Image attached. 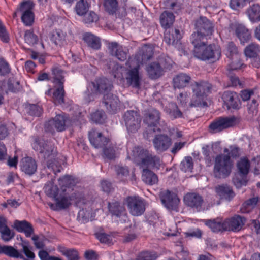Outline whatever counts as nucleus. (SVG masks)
<instances>
[{
  "label": "nucleus",
  "instance_id": "1",
  "mask_svg": "<svg viewBox=\"0 0 260 260\" xmlns=\"http://www.w3.org/2000/svg\"><path fill=\"white\" fill-rule=\"evenodd\" d=\"M134 161L136 165L143 169L142 179L146 184L153 185L158 181L157 175L148 169H160L161 160L159 156L153 155L148 150L140 147L135 148L133 150Z\"/></svg>",
  "mask_w": 260,
  "mask_h": 260
},
{
  "label": "nucleus",
  "instance_id": "2",
  "mask_svg": "<svg viewBox=\"0 0 260 260\" xmlns=\"http://www.w3.org/2000/svg\"><path fill=\"white\" fill-rule=\"evenodd\" d=\"M240 156V149L235 146L230 147L229 154L220 153L216 155L214 158L213 174L217 179H225L228 177L233 167V158Z\"/></svg>",
  "mask_w": 260,
  "mask_h": 260
},
{
  "label": "nucleus",
  "instance_id": "3",
  "mask_svg": "<svg viewBox=\"0 0 260 260\" xmlns=\"http://www.w3.org/2000/svg\"><path fill=\"white\" fill-rule=\"evenodd\" d=\"M211 86L208 82L200 81L195 82L192 85V90L193 96L189 103V107H204L207 106L205 101L207 94L210 92Z\"/></svg>",
  "mask_w": 260,
  "mask_h": 260
},
{
  "label": "nucleus",
  "instance_id": "4",
  "mask_svg": "<svg viewBox=\"0 0 260 260\" xmlns=\"http://www.w3.org/2000/svg\"><path fill=\"white\" fill-rule=\"evenodd\" d=\"M238 173L233 178V182L237 188L247 185V175L249 172L250 163L246 157L241 158L237 163Z\"/></svg>",
  "mask_w": 260,
  "mask_h": 260
},
{
  "label": "nucleus",
  "instance_id": "5",
  "mask_svg": "<svg viewBox=\"0 0 260 260\" xmlns=\"http://www.w3.org/2000/svg\"><path fill=\"white\" fill-rule=\"evenodd\" d=\"M194 56L202 60H211L214 62L218 60L221 56V51L214 44L206 45L204 47L197 48L193 54Z\"/></svg>",
  "mask_w": 260,
  "mask_h": 260
},
{
  "label": "nucleus",
  "instance_id": "6",
  "mask_svg": "<svg viewBox=\"0 0 260 260\" xmlns=\"http://www.w3.org/2000/svg\"><path fill=\"white\" fill-rule=\"evenodd\" d=\"M239 122L238 119L234 116L219 117L211 122L208 126V130L212 134L219 133L224 129L235 126Z\"/></svg>",
  "mask_w": 260,
  "mask_h": 260
},
{
  "label": "nucleus",
  "instance_id": "7",
  "mask_svg": "<svg viewBox=\"0 0 260 260\" xmlns=\"http://www.w3.org/2000/svg\"><path fill=\"white\" fill-rule=\"evenodd\" d=\"M129 213L133 216L143 215L146 210L145 200L139 196H129L125 199Z\"/></svg>",
  "mask_w": 260,
  "mask_h": 260
},
{
  "label": "nucleus",
  "instance_id": "8",
  "mask_svg": "<svg viewBox=\"0 0 260 260\" xmlns=\"http://www.w3.org/2000/svg\"><path fill=\"white\" fill-rule=\"evenodd\" d=\"M107 208L109 214L112 217L119 219L122 223L128 221L126 209L121 201L113 200L108 203Z\"/></svg>",
  "mask_w": 260,
  "mask_h": 260
},
{
  "label": "nucleus",
  "instance_id": "9",
  "mask_svg": "<svg viewBox=\"0 0 260 260\" xmlns=\"http://www.w3.org/2000/svg\"><path fill=\"white\" fill-rule=\"evenodd\" d=\"M123 119L129 134L135 133L140 128L142 119L139 112L127 110L124 113Z\"/></svg>",
  "mask_w": 260,
  "mask_h": 260
},
{
  "label": "nucleus",
  "instance_id": "10",
  "mask_svg": "<svg viewBox=\"0 0 260 260\" xmlns=\"http://www.w3.org/2000/svg\"><path fill=\"white\" fill-rule=\"evenodd\" d=\"M33 148L42 154L45 160L49 161L56 156V149L51 142L48 141L39 142L36 140Z\"/></svg>",
  "mask_w": 260,
  "mask_h": 260
},
{
  "label": "nucleus",
  "instance_id": "11",
  "mask_svg": "<svg viewBox=\"0 0 260 260\" xmlns=\"http://www.w3.org/2000/svg\"><path fill=\"white\" fill-rule=\"evenodd\" d=\"M34 4L31 0L23 2L20 5L18 9L22 12L21 20L25 26H30L34 22Z\"/></svg>",
  "mask_w": 260,
  "mask_h": 260
},
{
  "label": "nucleus",
  "instance_id": "12",
  "mask_svg": "<svg viewBox=\"0 0 260 260\" xmlns=\"http://www.w3.org/2000/svg\"><path fill=\"white\" fill-rule=\"evenodd\" d=\"M130 58L126 62V64L130 69H127L126 73V80L127 84L133 88L139 89L141 86V76L139 72V64H136L133 68L131 67Z\"/></svg>",
  "mask_w": 260,
  "mask_h": 260
},
{
  "label": "nucleus",
  "instance_id": "13",
  "mask_svg": "<svg viewBox=\"0 0 260 260\" xmlns=\"http://www.w3.org/2000/svg\"><path fill=\"white\" fill-rule=\"evenodd\" d=\"M68 118L61 114L57 115L54 118L48 120L45 124L46 132L53 133L54 128L58 132H62L66 129V123Z\"/></svg>",
  "mask_w": 260,
  "mask_h": 260
},
{
  "label": "nucleus",
  "instance_id": "14",
  "mask_svg": "<svg viewBox=\"0 0 260 260\" xmlns=\"http://www.w3.org/2000/svg\"><path fill=\"white\" fill-rule=\"evenodd\" d=\"M160 199L162 204L168 209L177 210L180 200L177 194L169 190L160 193Z\"/></svg>",
  "mask_w": 260,
  "mask_h": 260
},
{
  "label": "nucleus",
  "instance_id": "15",
  "mask_svg": "<svg viewBox=\"0 0 260 260\" xmlns=\"http://www.w3.org/2000/svg\"><path fill=\"white\" fill-rule=\"evenodd\" d=\"M221 98L228 110L231 109L238 110L240 108L241 103L237 92L230 90L225 91Z\"/></svg>",
  "mask_w": 260,
  "mask_h": 260
},
{
  "label": "nucleus",
  "instance_id": "16",
  "mask_svg": "<svg viewBox=\"0 0 260 260\" xmlns=\"http://www.w3.org/2000/svg\"><path fill=\"white\" fill-rule=\"evenodd\" d=\"M246 222V219L239 215H235L224 220L225 230L238 232L241 230Z\"/></svg>",
  "mask_w": 260,
  "mask_h": 260
},
{
  "label": "nucleus",
  "instance_id": "17",
  "mask_svg": "<svg viewBox=\"0 0 260 260\" xmlns=\"http://www.w3.org/2000/svg\"><path fill=\"white\" fill-rule=\"evenodd\" d=\"M152 142L155 149L158 153L167 151L172 143L171 138L166 134L155 135Z\"/></svg>",
  "mask_w": 260,
  "mask_h": 260
},
{
  "label": "nucleus",
  "instance_id": "18",
  "mask_svg": "<svg viewBox=\"0 0 260 260\" xmlns=\"http://www.w3.org/2000/svg\"><path fill=\"white\" fill-rule=\"evenodd\" d=\"M160 112L155 108L145 110L143 122L148 127H156L159 124Z\"/></svg>",
  "mask_w": 260,
  "mask_h": 260
},
{
  "label": "nucleus",
  "instance_id": "19",
  "mask_svg": "<svg viewBox=\"0 0 260 260\" xmlns=\"http://www.w3.org/2000/svg\"><path fill=\"white\" fill-rule=\"evenodd\" d=\"M195 29L203 35L208 36L214 31V26L206 17L201 16L196 21Z\"/></svg>",
  "mask_w": 260,
  "mask_h": 260
},
{
  "label": "nucleus",
  "instance_id": "20",
  "mask_svg": "<svg viewBox=\"0 0 260 260\" xmlns=\"http://www.w3.org/2000/svg\"><path fill=\"white\" fill-rule=\"evenodd\" d=\"M153 55V49L151 47L145 45L136 53L134 59L136 64H143L151 59Z\"/></svg>",
  "mask_w": 260,
  "mask_h": 260
},
{
  "label": "nucleus",
  "instance_id": "21",
  "mask_svg": "<svg viewBox=\"0 0 260 260\" xmlns=\"http://www.w3.org/2000/svg\"><path fill=\"white\" fill-rule=\"evenodd\" d=\"M103 103L105 106L107 111L111 113L115 114L119 109V100L118 98L111 93H107L104 95Z\"/></svg>",
  "mask_w": 260,
  "mask_h": 260
},
{
  "label": "nucleus",
  "instance_id": "22",
  "mask_svg": "<svg viewBox=\"0 0 260 260\" xmlns=\"http://www.w3.org/2000/svg\"><path fill=\"white\" fill-rule=\"evenodd\" d=\"M184 202L188 207L200 211L202 208L204 200L203 197L198 193H187L184 197Z\"/></svg>",
  "mask_w": 260,
  "mask_h": 260
},
{
  "label": "nucleus",
  "instance_id": "23",
  "mask_svg": "<svg viewBox=\"0 0 260 260\" xmlns=\"http://www.w3.org/2000/svg\"><path fill=\"white\" fill-rule=\"evenodd\" d=\"M88 138L91 145L96 148L104 147L109 141L102 133L98 132L95 129H92L89 132Z\"/></svg>",
  "mask_w": 260,
  "mask_h": 260
},
{
  "label": "nucleus",
  "instance_id": "24",
  "mask_svg": "<svg viewBox=\"0 0 260 260\" xmlns=\"http://www.w3.org/2000/svg\"><path fill=\"white\" fill-rule=\"evenodd\" d=\"M20 167L22 172L28 176L33 175L37 170V162L30 157L27 156L21 159Z\"/></svg>",
  "mask_w": 260,
  "mask_h": 260
},
{
  "label": "nucleus",
  "instance_id": "25",
  "mask_svg": "<svg viewBox=\"0 0 260 260\" xmlns=\"http://www.w3.org/2000/svg\"><path fill=\"white\" fill-rule=\"evenodd\" d=\"M0 234L2 240L4 242H9L14 238L15 232L7 225L6 218L0 215Z\"/></svg>",
  "mask_w": 260,
  "mask_h": 260
},
{
  "label": "nucleus",
  "instance_id": "26",
  "mask_svg": "<svg viewBox=\"0 0 260 260\" xmlns=\"http://www.w3.org/2000/svg\"><path fill=\"white\" fill-rule=\"evenodd\" d=\"M91 83L95 91L104 94L109 93L113 87L110 81L105 78H97Z\"/></svg>",
  "mask_w": 260,
  "mask_h": 260
},
{
  "label": "nucleus",
  "instance_id": "27",
  "mask_svg": "<svg viewBox=\"0 0 260 260\" xmlns=\"http://www.w3.org/2000/svg\"><path fill=\"white\" fill-rule=\"evenodd\" d=\"M108 50L110 54L115 56L118 60L123 61L127 57L128 51L124 50L123 47L117 42H111L109 44Z\"/></svg>",
  "mask_w": 260,
  "mask_h": 260
},
{
  "label": "nucleus",
  "instance_id": "28",
  "mask_svg": "<svg viewBox=\"0 0 260 260\" xmlns=\"http://www.w3.org/2000/svg\"><path fill=\"white\" fill-rule=\"evenodd\" d=\"M13 228L19 233H24L26 237H30L34 232L32 225L26 220H15Z\"/></svg>",
  "mask_w": 260,
  "mask_h": 260
},
{
  "label": "nucleus",
  "instance_id": "29",
  "mask_svg": "<svg viewBox=\"0 0 260 260\" xmlns=\"http://www.w3.org/2000/svg\"><path fill=\"white\" fill-rule=\"evenodd\" d=\"M181 35L178 29H165L164 41L168 45H175L181 39Z\"/></svg>",
  "mask_w": 260,
  "mask_h": 260
},
{
  "label": "nucleus",
  "instance_id": "30",
  "mask_svg": "<svg viewBox=\"0 0 260 260\" xmlns=\"http://www.w3.org/2000/svg\"><path fill=\"white\" fill-rule=\"evenodd\" d=\"M72 194L69 196L66 191H61L58 197L54 200L56 202L55 206L60 210L68 208L73 201Z\"/></svg>",
  "mask_w": 260,
  "mask_h": 260
},
{
  "label": "nucleus",
  "instance_id": "31",
  "mask_svg": "<svg viewBox=\"0 0 260 260\" xmlns=\"http://www.w3.org/2000/svg\"><path fill=\"white\" fill-rule=\"evenodd\" d=\"M191 80V77L186 73H179L173 79L174 88L183 89L187 87Z\"/></svg>",
  "mask_w": 260,
  "mask_h": 260
},
{
  "label": "nucleus",
  "instance_id": "32",
  "mask_svg": "<svg viewBox=\"0 0 260 260\" xmlns=\"http://www.w3.org/2000/svg\"><path fill=\"white\" fill-rule=\"evenodd\" d=\"M235 32L241 44H244L250 41L251 35L249 30L242 24H235Z\"/></svg>",
  "mask_w": 260,
  "mask_h": 260
},
{
  "label": "nucleus",
  "instance_id": "33",
  "mask_svg": "<svg viewBox=\"0 0 260 260\" xmlns=\"http://www.w3.org/2000/svg\"><path fill=\"white\" fill-rule=\"evenodd\" d=\"M148 77L151 79L159 78L164 73V68L157 62H152L150 63L146 69Z\"/></svg>",
  "mask_w": 260,
  "mask_h": 260
},
{
  "label": "nucleus",
  "instance_id": "34",
  "mask_svg": "<svg viewBox=\"0 0 260 260\" xmlns=\"http://www.w3.org/2000/svg\"><path fill=\"white\" fill-rule=\"evenodd\" d=\"M66 34L60 29H55L50 34V39L56 46L60 47L65 45L66 42Z\"/></svg>",
  "mask_w": 260,
  "mask_h": 260
},
{
  "label": "nucleus",
  "instance_id": "35",
  "mask_svg": "<svg viewBox=\"0 0 260 260\" xmlns=\"http://www.w3.org/2000/svg\"><path fill=\"white\" fill-rule=\"evenodd\" d=\"M216 191L222 199L228 201L232 200L235 196L232 187L226 184L218 185L216 187Z\"/></svg>",
  "mask_w": 260,
  "mask_h": 260
},
{
  "label": "nucleus",
  "instance_id": "36",
  "mask_svg": "<svg viewBox=\"0 0 260 260\" xmlns=\"http://www.w3.org/2000/svg\"><path fill=\"white\" fill-rule=\"evenodd\" d=\"M173 13L168 11H164L160 15L159 21L161 26L165 29L170 28L175 21Z\"/></svg>",
  "mask_w": 260,
  "mask_h": 260
},
{
  "label": "nucleus",
  "instance_id": "37",
  "mask_svg": "<svg viewBox=\"0 0 260 260\" xmlns=\"http://www.w3.org/2000/svg\"><path fill=\"white\" fill-rule=\"evenodd\" d=\"M83 39L88 47L94 50H99L101 47L100 38L91 33L87 32L84 34Z\"/></svg>",
  "mask_w": 260,
  "mask_h": 260
},
{
  "label": "nucleus",
  "instance_id": "38",
  "mask_svg": "<svg viewBox=\"0 0 260 260\" xmlns=\"http://www.w3.org/2000/svg\"><path fill=\"white\" fill-rule=\"evenodd\" d=\"M0 254L14 258H24V256L17 249L10 245H0Z\"/></svg>",
  "mask_w": 260,
  "mask_h": 260
},
{
  "label": "nucleus",
  "instance_id": "39",
  "mask_svg": "<svg viewBox=\"0 0 260 260\" xmlns=\"http://www.w3.org/2000/svg\"><path fill=\"white\" fill-rule=\"evenodd\" d=\"M52 82L54 85V87L57 86H63L65 82L64 72L56 67L52 68Z\"/></svg>",
  "mask_w": 260,
  "mask_h": 260
},
{
  "label": "nucleus",
  "instance_id": "40",
  "mask_svg": "<svg viewBox=\"0 0 260 260\" xmlns=\"http://www.w3.org/2000/svg\"><path fill=\"white\" fill-rule=\"evenodd\" d=\"M77 183V179L73 176L69 175H64L58 179L59 185L61 190L66 191L67 188L74 186Z\"/></svg>",
  "mask_w": 260,
  "mask_h": 260
},
{
  "label": "nucleus",
  "instance_id": "41",
  "mask_svg": "<svg viewBox=\"0 0 260 260\" xmlns=\"http://www.w3.org/2000/svg\"><path fill=\"white\" fill-rule=\"evenodd\" d=\"M206 37L205 35L200 33L197 31L192 33L190 37V41L191 43L193 45V54L195 53V51L197 48H200L204 47L206 45V43L203 41L204 38Z\"/></svg>",
  "mask_w": 260,
  "mask_h": 260
},
{
  "label": "nucleus",
  "instance_id": "42",
  "mask_svg": "<svg viewBox=\"0 0 260 260\" xmlns=\"http://www.w3.org/2000/svg\"><path fill=\"white\" fill-rule=\"evenodd\" d=\"M259 202L258 197H254L246 200L241 205L240 211L242 213H250L256 206Z\"/></svg>",
  "mask_w": 260,
  "mask_h": 260
},
{
  "label": "nucleus",
  "instance_id": "43",
  "mask_svg": "<svg viewBox=\"0 0 260 260\" xmlns=\"http://www.w3.org/2000/svg\"><path fill=\"white\" fill-rule=\"evenodd\" d=\"M244 52L246 57L257 58L260 53V45L256 43H251L245 48Z\"/></svg>",
  "mask_w": 260,
  "mask_h": 260
},
{
  "label": "nucleus",
  "instance_id": "44",
  "mask_svg": "<svg viewBox=\"0 0 260 260\" xmlns=\"http://www.w3.org/2000/svg\"><path fill=\"white\" fill-rule=\"evenodd\" d=\"M44 192L45 194L49 197L53 198L55 200L60 194V190L58 186L51 182H48L45 184L44 187Z\"/></svg>",
  "mask_w": 260,
  "mask_h": 260
},
{
  "label": "nucleus",
  "instance_id": "45",
  "mask_svg": "<svg viewBox=\"0 0 260 260\" xmlns=\"http://www.w3.org/2000/svg\"><path fill=\"white\" fill-rule=\"evenodd\" d=\"M55 88L53 93V99L55 103L58 104H62L65 103V90L64 85L57 86L54 87Z\"/></svg>",
  "mask_w": 260,
  "mask_h": 260
},
{
  "label": "nucleus",
  "instance_id": "46",
  "mask_svg": "<svg viewBox=\"0 0 260 260\" xmlns=\"http://www.w3.org/2000/svg\"><path fill=\"white\" fill-rule=\"evenodd\" d=\"M205 224L208 226L213 232L218 233L220 231H226L224 227V221L222 222L216 219L208 220Z\"/></svg>",
  "mask_w": 260,
  "mask_h": 260
},
{
  "label": "nucleus",
  "instance_id": "47",
  "mask_svg": "<svg viewBox=\"0 0 260 260\" xmlns=\"http://www.w3.org/2000/svg\"><path fill=\"white\" fill-rule=\"evenodd\" d=\"M73 201L74 202L76 206L83 210L84 206L87 204L88 201L85 199L84 194L79 192L72 193Z\"/></svg>",
  "mask_w": 260,
  "mask_h": 260
},
{
  "label": "nucleus",
  "instance_id": "48",
  "mask_svg": "<svg viewBox=\"0 0 260 260\" xmlns=\"http://www.w3.org/2000/svg\"><path fill=\"white\" fill-rule=\"evenodd\" d=\"M248 14L252 22L260 21V6L258 4H253L248 10Z\"/></svg>",
  "mask_w": 260,
  "mask_h": 260
},
{
  "label": "nucleus",
  "instance_id": "49",
  "mask_svg": "<svg viewBox=\"0 0 260 260\" xmlns=\"http://www.w3.org/2000/svg\"><path fill=\"white\" fill-rule=\"evenodd\" d=\"M25 109L26 113L32 116L39 117L43 112L42 108L37 104H27Z\"/></svg>",
  "mask_w": 260,
  "mask_h": 260
},
{
  "label": "nucleus",
  "instance_id": "50",
  "mask_svg": "<svg viewBox=\"0 0 260 260\" xmlns=\"http://www.w3.org/2000/svg\"><path fill=\"white\" fill-rule=\"evenodd\" d=\"M88 3L85 0H80L75 6V10L79 16H83L88 12L89 8Z\"/></svg>",
  "mask_w": 260,
  "mask_h": 260
},
{
  "label": "nucleus",
  "instance_id": "51",
  "mask_svg": "<svg viewBox=\"0 0 260 260\" xmlns=\"http://www.w3.org/2000/svg\"><path fill=\"white\" fill-rule=\"evenodd\" d=\"M24 39L25 42L30 46L37 44L39 41L38 37L34 34L33 29L26 30L24 34Z\"/></svg>",
  "mask_w": 260,
  "mask_h": 260
},
{
  "label": "nucleus",
  "instance_id": "52",
  "mask_svg": "<svg viewBox=\"0 0 260 260\" xmlns=\"http://www.w3.org/2000/svg\"><path fill=\"white\" fill-rule=\"evenodd\" d=\"M226 55L230 59H234V58L239 56L238 48L233 42H230L227 44Z\"/></svg>",
  "mask_w": 260,
  "mask_h": 260
},
{
  "label": "nucleus",
  "instance_id": "53",
  "mask_svg": "<svg viewBox=\"0 0 260 260\" xmlns=\"http://www.w3.org/2000/svg\"><path fill=\"white\" fill-rule=\"evenodd\" d=\"M105 10L110 14L116 13L118 8L117 0H104Z\"/></svg>",
  "mask_w": 260,
  "mask_h": 260
},
{
  "label": "nucleus",
  "instance_id": "54",
  "mask_svg": "<svg viewBox=\"0 0 260 260\" xmlns=\"http://www.w3.org/2000/svg\"><path fill=\"white\" fill-rule=\"evenodd\" d=\"M193 168V162L191 156L185 157L180 165L181 170L184 172H191Z\"/></svg>",
  "mask_w": 260,
  "mask_h": 260
},
{
  "label": "nucleus",
  "instance_id": "55",
  "mask_svg": "<svg viewBox=\"0 0 260 260\" xmlns=\"http://www.w3.org/2000/svg\"><path fill=\"white\" fill-rule=\"evenodd\" d=\"M95 237L101 243L107 245L113 244V236L104 232H98L95 234Z\"/></svg>",
  "mask_w": 260,
  "mask_h": 260
},
{
  "label": "nucleus",
  "instance_id": "56",
  "mask_svg": "<svg viewBox=\"0 0 260 260\" xmlns=\"http://www.w3.org/2000/svg\"><path fill=\"white\" fill-rule=\"evenodd\" d=\"M106 118V115L103 110H97L91 115V120L96 123H103Z\"/></svg>",
  "mask_w": 260,
  "mask_h": 260
},
{
  "label": "nucleus",
  "instance_id": "57",
  "mask_svg": "<svg viewBox=\"0 0 260 260\" xmlns=\"http://www.w3.org/2000/svg\"><path fill=\"white\" fill-rule=\"evenodd\" d=\"M7 87L10 91L14 93L19 92L21 89L19 82L14 78H9L8 79Z\"/></svg>",
  "mask_w": 260,
  "mask_h": 260
},
{
  "label": "nucleus",
  "instance_id": "58",
  "mask_svg": "<svg viewBox=\"0 0 260 260\" xmlns=\"http://www.w3.org/2000/svg\"><path fill=\"white\" fill-rule=\"evenodd\" d=\"M9 63L3 57H0V76L4 77L11 72Z\"/></svg>",
  "mask_w": 260,
  "mask_h": 260
},
{
  "label": "nucleus",
  "instance_id": "59",
  "mask_svg": "<svg viewBox=\"0 0 260 260\" xmlns=\"http://www.w3.org/2000/svg\"><path fill=\"white\" fill-rule=\"evenodd\" d=\"M115 171L117 176L122 181L126 179L129 175V170L127 167L117 166L115 167Z\"/></svg>",
  "mask_w": 260,
  "mask_h": 260
},
{
  "label": "nucleus",
  "instance_id": "60",
  "mask_svg": "<svg viewBox=\"0 0 260 260\" xmlns=\"http://www.w3.org/2000/svg\"><path fill=\"white\" fill-rule=\"evenodd\" d=\"M247 109L249 114L252 115H256L258 112V103L255 99H253L251 102L247 104Z\"/></svg>",
  "mask_w": 260,
  "mask_h": 260
},
{
  "label": "nucleus",
  "instance_id": "61",
  "mask_svg": "<svg viewBox=\"0 0 260 260\" xmlns=\"http://www.w3.org/2000/svg\"><path fill=\"white\" fill-rule=\"evenodd\" d=\"M0 40L3 43H7L10 41L9 33L7 32L5 26L0 21Z\"/></svg>",
  "mask_w": 260,
  "mask_h": 260
},
{
  "label": "nucleus",
  "instance_id": "62",
  "mask_svg": "<svg viewBox=\"0 0 260 260\" xmlns=\"http://www.w3.org/2000/svg\"><path fill=\"white\" fill-rule=\"evenodd\" d=\"M83 21L85 23H91L96 22L98 20L99 17L93 11H90L88 13H86L84 15Z\"/></svg>",
  "mask_w": 260,
  "mask_h": 260
},
{
  "label": "nucleus",
  "instance_id": "63",
  "mask_svg": "<svg viewBox=\"0 0 260 260\" xmlns=\"http://www.w3.org/2000/svg\"><path fill=\"white\" fill-rule=\"evenodd\" d=\"M157 258L156 254L154 252H145L142 253L135 260H155Z\"/></svg>",
  "mask_w": 260,
  "mask_h": 260
},
{
  "label": "nucleus",
  "instance_id": "64",
  "mask_svg": "<svg viewBox=\"0 0 260 260\" xmlns=\"http://www.w3.org/2000/svg\"><path fill=\"white\" fill-rule=\"evenodd\" d=\"M65 256L68 260H78L79 255L78 251L74 248H70L66 253Z\"/></svg>",
  "mask_w": 260,
  "mask_h": 260
}]
</instances>
